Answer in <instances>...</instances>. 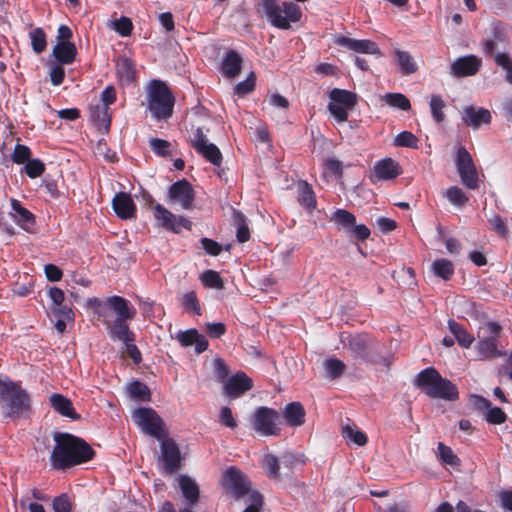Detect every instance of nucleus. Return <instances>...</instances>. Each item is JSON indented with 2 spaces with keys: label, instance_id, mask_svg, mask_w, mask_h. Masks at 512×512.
Returning <instances> with one entry per match:
<instances>
[{
  "label": "nucleus",
  "instance_id": "1",
  "mask_svg": "<svg viewBox=\"0 0 512 512\" xmlns=\"http://www.w3.org/2000/svg\"><path fill=\"white\" fill-rule=\"evenodd\" d=\"M55 445L50 455L53 469L66 470L91 461L95 457L94 449L82 438L67 432L53 434Z\"/></svg>",
  "mask_w": 512,
  "mask_h": 512
},
{
  "label": "nucleus",
  "instance_id": "2",
  "mask_svg": "<svg viewBox=\"0 0 512 512\" xmlns=\"http://www.w3.org/2000/svg\"><path fill=\"white\" fill-rule=\"evenodd\" d=\"M415 386L433 399L455 401L459 397L456 385L443 378L434 367H428L420 371L416 376Z\"/></svg>",
  "mask_w": 512,
  "mask_h": 512
},
{
  "label": "nucleus",
  "instance_id": "3",
  "mask_svg": "<svg viewBox=\"0 0 512 512\" xmlns=\"http://www.w3.org/2000/svg\"><path fill=\"white\" fill-rule=\"evenodd\" d=\"M0 405L6 409V417L19 418L31 410V399L20 383L0 379Z\"/></svg>",
  "mask_w": 512,
  "mask_h": 512
},
{
  "label": "nucleus",
  "instance_id": "4",
  "mask_svg": "<svg viewBox=\"0 0 512 512\" xmlns=\"http://www.w3.org/2000/svg\"><path fill=\"white\" fill-rule=\"evenodd\" d=\"M147 100V108L155 120L166 121L172 116L175 97L163 81H151L148 88Z\"/></svg>",
  "mask_w": 512,
  "mask_h": 512
},
{
  "label": "nucleus",
  "instance_id": "5",
  "mask_svg": "<svg viewBox=\"0 0 512 512\" xmlns=\"http://www.w3.org/2000/svg\"><path fill=\"white\" fill-rule=\"evenodd\" d=\"M258 12H262L270 23L278 29H289L291 22H298L302 13L299 7L292 2H283L281 5L276 0H260Z\"/></svg>",
  "mask_w": 512,
  "mask_h": 512
},
{
  "label": "nucleus",
  "instance_id": "6",
  "mask_svg": "<svg viewBox=\"0 0 512 512\" xmlns=\"http://www.w3.org/2000/svg\"><path fill=\"white\" fill-rule=\"evenodd\" d=\"M502 327L497 322H487L478 331L476 350L482 359H494L503 355L498 348V337Z\"/></svg>",
  "mask_w": 512,
  "mask_h": 512
},
{
  "label": "nucleus",
  "instance_id": "7",
  "mask_svg": "<svg viewBox=\"0 0 512 512\" xmlns=\"http://www.w3.org/2000/svg\"><path fill=\"white\" fill-rule=\"evenodd\" d=\"M505 40V34L498 28L493 29V35L482 43V52L486 58H493L496 66L506 71L505 79L512 84V57L507 52H495L499 44Z\"/></svg>",
  "mask_w": 512,
  "mask_h": 512
},
{
  "label": "nucleus",
  "instance_id": "8",
  "mask_svg": "<svg viewBox=\"0 0 512 512\" xmlns=\"http://www.w3.org/2000/svg\"><path fill=\"white\" fill-rule=\"evenodd\" d=\"M281 415L270 407H257L252 416L253 429L262 436H279Z\"/></svg>",
  "mask_w": 512,
  "mask_h": 512
},
{
  "label": "nucleus",
  "instance_id": "9",
  "mask_svg": "<svg viewBox=\"0 0 512 512\" xmlns=\"http://www.w3.org/2000/svg\"><path fill=\"white\" fill-rule=\"evenodd\" d=\"M455 166L462 184L471 190L479 188V177L476 165L469 151L460 146L455 156Z\"/></svg>",
  "mask_w": 512,
  "mask_h": 512
},
{
  "label": "nucleus",
  "instance_id": "10",
  "mask_svg": "<svg viewBox=\"0 0 512 512\" xmlns=\"http://www.w3.org/2000/svg\"><path fill=\"white\" fill-rule=\"evenodd\" d=\"M133 418L137 425L148 435L158 440L166 437L165 424L163 419L150 407H142L135 410Z\"/></svg>",
  "mask_w": 512,
  "mask_h": 512
},
{
  "label": "nucleus",
  "instance_id": "11",
  "mask_svg": "<svg viewBox=\"0 0 512 512\" xmlns=\"http://www.w3.org/2000/svg\"><path fill=\"white\" fill-rule=\"evenodd\" d=\"M223 486L236 499L249 494L251 483L247 476L236 467H229L223 475Z\"/></svg>",
  "mask_w": 512,
  "mask_h": 512
},
{
  "label": "nucleus",
  "instance_id": "12",
  "mask_svg": "<svg viewBox=\"0 0 512 512\" xmlns=\"http://www.w3.org/2000/svg\"><path fill=\"white\" fill-rule=\"evenodd\" d=\"M170 200L178 202L185 210L193 208L195 191L187 179H181L174 182L168 190Z\"/></svg>",
  "mask_w": 512,
  "mask_h": 512
},
{
  "label": "nucleus",
  "instance_id": "13",
  "mask_svg": "<svg viewBox=\"0 0 512 512\" xmlns=\"http://www.w3.org/2000/svg\"><path fill=\"white\" fill-rule=\"evenodd\" d=\"M161 440V455L164 470L167 474H173L181 466L180 449L172 438L164 437Z\"/></svg>",
  "mask_w": 512,
  "mask_h": 512
},
{
  "label": "nucleus",
  "instance_id": "14",
  "mask_svg": "<svg viewBox=\"0 0 512 512\" xmlns=\"http://www.w3.org/2000/svg\"><path fill=\"white\" fill-rule=\"evenodd\" d=\"M253 388V380L243 371H238L224 381L223 390L227 397L236 399Z\"/></svg>",
  "mask_w": 512,
  "mask_h": 512
},
{
  "label": "nucleus",
  "instance_id": "15",
  "mask_svg": "<svg viewBox=\"0 0 512 512\" xmlns=\"http://www.w3.org/2000/svg\"><path fill=\"white\" fill-rule=\"evenodd\" d=\"M345 345L355 358L362 361H370L372 358L371 353L375 349L374 340L363 334L349 336L348 342Z\"/></svg>",
  "mask_w": 512,
  "mask_h": 512
},
{
  "label": "nucleus",
  "instance_id": "16",
  "mask_svg": "<svg viewBox=\"0 0 512 512\" xmlns=\"http://www.w3.org/2000/svg\"><path fill=\"white\" fill-rule=\"evenodd\" d=\"M482 66V60L476 55L470 54L457 58L450 67V73L454 77L462 78L476 75Z\"/></svg>",
  "mask_w": 512,
  "mask_h": 512
},
{
  "label": "nucleus",
  "instance_id": "17",
  "mask_svg": "<svg viewBox=\"0 0 512 512\" xmlns=\"http://www.w3.org/2000/svg\"><path fill=\"white\" fill-rule=\"evenodd\" d=\"M334 43L338 46L358 53L380 54L378 45L368 39L357 40L343 35H338L335 37Z\"/></svg>",
  "mask_w": 512,
  "mask_h": 512
},
{
  "label": "nucleus",
  "instance_id": "18",
  "mask_svg": "<svg viewBox=\"0 0 512 512\" xmlns=\"http://www.w3.org/2000/svg\"><path fill=\"white\" fill-rule=\"evenodd\" d=\"M112 208L115 214L123 219L135 218L137 208L131 195L126 192H118L112 199Z\"/></svg>",
  "mask_w": 512,
  "mask_h": 512
},
{
  "label": "nucleus",
  "instance_id": "19",
  "mask_svg": "<svg viewBox=\"0 0 512 512\" xmlns=\"http://www.w3.org/2000/svg\"><path fill=\"white\" fill-rule=\"evenodd\" d=\"M176 340L182 347L195 346V352L201 354L208 349L209 343L206 337L198 332L197 329L191 328L185 331H178Z\"/></svg>",
  "mask_w": 512,
  "mask_h": 512
},
{
  "label": "nucleus",
  "instance_id": "20",
  "mask_svg": "<svg viewBox=\"0 0 512 512\" xmlns=\"http://www.w3.org/2000/svg\"><path fill=\"white\" fill-rule=\"evenodd\" d=\"M130 319H115L113 322L105 320L108 336L112 341H135V333L130 329Z\"/></svg>",
  "mask_w": 512,
  "mask_h": 512
},
{
  "label": "nucleus",
  "instance_id": "21",
  "mask_svg": "<svg viewBox=\"0 0 512 512\" xmlns=\"http://www.w3.org/2000/svg\"><path fill=\"white\" fill-rule=\"evenodd\" d=\"M462 120L465 125L477 130L483 124L489 125L491 123L492 116L488 109L483 107L476 108L471 105L464 108Z\"/></svg>",
  "mask_w": 512,
  "mask_h": 512
},
{
  "label": "nucleus",
  "instance_id": "22",
  "mask_svg": "<svg viewBox=\"0 0 512 512\" xmlns=\"http://www.w3.org/2000/svg\"><path fill=\"white\" fill-rule=\"evenodd\" d=\"M11 217L14 222L22 229L29 232L35 225V216L28 209H26L19 200L11 199Z\"/></svg>",
  "mask_w": 512,
  "mask_h": 512
},
{
  "label": "nucleus",
  "instance_id": "23",
  "mask_svg": "<svg viewBox=\"0 0 512 512\" xmlns=\"http://www.w3.org/2000/svg\"><path fill=\"white\" fill-rule=\"evenodd\" d=\"M374 175L379 180L395 179L402 173L397 161L392 158H384L375 162Z\"/></svg>",
  "mask_w": 512,
  "mask_h": 512
},
{
  "label": "nucleus",
  "instance_id": "24",
  "mask_svg": "<svg viewBox=\"0 0 512 512\" xmlns=\"http://www.w3.org/2000/svg\"><path fill=\"white\" fill-rule=\"evenodd\" d=\"M109 310L116 314L115 319H133L135 315V309L129 306V301L117 295L107 298V316Z\"/></svg>",
  "mask_w": 512,
  "mask_h": 512
},
{
  "label": "nucleus",
  "instance_id": "25",
  "mask_svg": "<svg viewBox=\"0 0 512 512\" xmlns=\"http://www.w3.org/2000/svg\"><path fill=\"white\" fill-rule=\"evenodd\" d=\"M243 59L235 50H228L221 63V73L229 79L239 75L242 68Z\"/></svg>",
  "mask_w": 512,
  "mask_h": 512
},
{
  "label": "nucleus",
  "instance_id": "26",
  "mask_svg": "<svg viewBox=\"0 0 512 512\" xmlns=\"http://www.w3.org/2000/svg\"><path fill=\"white\" fill-rule=\"evenodd\" d=\"M51 407L60 415L72 420H79L81 416L75 411L72 401L59 393L50 396Z\"/></svg>",
  "mask_w": 512,
  "mask_h": 512
},
{
  "label": "nucleus",
  "instance_id": "27",
  "mask_svg": "<svg viewBox=\"0 0 512 512\" xmlns=\"http://www.w3.org/2000/svg\"><path fill=\"white\" fill-rule=\"evenodd\" d=\"M116 75L122 85H129L136 80L135 62L128 57H120L116 61Z\"/></svg>",
  "mask_w": 512,
  "mask_h": 512
},
{
  "label": "nucleus",
  "instance_id": "28",
  "mask_svg": "<svg viewBox=\"0 0 512 512\" xmlns=\"http://www.w3.org/2000/svg\"><path fill=\"white\" fill-rule=\"evenodd\" d=\"M178 483L187 505L194 507L198 503L200 497L198 484L194 479L187 475L179 476Z\"/></svg>",
  "mask_w": 512,
  "mask_h": 512
},
{
  "label": "nucleus",
  "instance_id": "29",
  "mask_svg": "<svg viewBox=\"0 0 512 512\" xmlns=\"http://www.w3.org/2000/svg\"><path fill=\"white\" fill-rule=\"evenodd\" d=\"M52 54L61 65H69L76 58L77 48L71 41H58L53 47Z\"/></svg>",
  "mask_w": 512,
  "mask_h": 512
},
{
  "label": "nucleus",
  "instance_id": "30",
  "mask_svg": "<svg viewBox=\"0 0 512 512\" xmlns=\"http://www.w3.org/2000/svg\"><path fill=\"white\" fill-rule=\"evenodd\" d=\"M305 409L300 402H290L285 406L283 417L287 424L292 427H299L305 423Z\"/></svg>",
  "mask_w": 512,
  "mask_h": 512
},
{
  "label": "nucleus",
  "instance_id": "31",
  "mask_svg": "<svg viewBox=\"0 0 512 512\" xmlns=\"http://www.w3.org/2000/svg\"><path fill=\"white\" fill-rule=\"evenodd\" d=\"M450 332L454 335L458 344L463 348H469L474 341V337L458 322L453 319L448 321Z\"/></svg>",
  "mask_w": 512,
  "mask_h": 512
},
{
  "label": "nucleus",
  "instance_id": "32",
  "mask_svg": "<svg viewBox=\"0 0 512 512\" xmlns=\"http://www.w3.org/2000/svg\"><path fill=\"white\" fill-rule=\"evenodd\" d=\"M154 217L160 225L170 231H177L178 227L175 226L176 215L170 212L161 204H156L154 207Z\"/></svg>",
  "mask_w": 512,
  "mask_h": 512
},
{
  "label": "nucleus",
  "instance_id": "33",
  "mask_svg": "<svg viewBox=\"0 0 512 512\" xmlns=\"http://www.w3.org/2000/svg\"><path fill=\"white\" fill-rule=\"evenodd\" d=\"M329 97L332 102L353 108L357 103V95L349 90L334 88L330 91Z\"/></svg>",
  "mask_w": 512,
  "mask_h": 512
},
{
  "label": "nucleus",
  "instance_id": "34",
  "mask_svg": "<svg viewBox=\"0 0 512 512\" xmlns=\"http://www.w3.org/2000/svg\"><path fill=\"white\" fill-rule=\"evenodd\" d=\"M395 55L397 57V64L403 75H410L418 70V65L409 52L397 49L395 50Z\"/></svg>",
  "mask_w": 512,
  "mask_h": 512
},
{
  "label": "nucleus",
  "instance_id": "35",
  "mask_svg": "<svg viewBox=\"0 0 512 512\" xmlns=\"http://www.w3.org/2000/svg\"><path fill=\"white\" fill-rule=\"evenodd\" d=\"M330 220L346 231H349L356 223L355 215L345 209H336Z\"/></svg>",
  "mask_w": 512,
  "mask_h": 512
},
{
  "label": "nucleus",
  "instance_id": "36",
  "mask_svg": "<svg viewBox=\"0 0 512 512\" xmlns=\"http://www.w3.org/2000/svg\"><path fill=\"white\" fill-rule=\"evenodd\" d=\"M299 188H300V194H299L300 204L304 208H306L310 211L314 210L317 206V201H316V196H315L312 186L304 181L300 184Z\"/></svg>",
  "mask_w": 512,
  "mask_h": 512
},
{
  "label": "nucleus",
  "instance_id": "37",
  "mask_svg": "<svg viewBox=\"0 0 512 512\" xmlns=\"http://www.w3.org/2000/svg\"><path fill=\"white\" fill-rule=\"evenodd\" d=\"M200 154L206 161L210 162L214 166H221L223 156L220 149L213 143H208L207 145L200 148V150L196 151Z\"/></svg>",
  "mask_w": 512,
  "mask_h": 512
},
{
  "label": "nucleus",
  "instance_id": "38",
  "mask_svg": "<svg viewBox=\"0 0 512 512\" xmlns=\"http://www.w3.org/2000/svg\"><path fill=\"white\" fill-rule=\"evenodd\" d=\"M432 271L443 280H449L454 274V265L450 260L437 259L432 263Z\"/></svg>",
  "mask_w": 512,
  "mask_h": 512
},
{
  "label": "nucleus",
  "instance_id": "39",
  "mask_svg": "<svg viewBox=\"0 0 512 512\" xmlns=\"http://www.w3.org/2000/svg\"><path fill=\"white\" fill-rule=\"evenodd\" d=\"M91 117L100 127L108 129L111 125V114L109 112V107L96 105L91 109Z\"/></svg>",
  "mask_w": 512,
  "mask_h": 512
},
{
  "label": "nucleus",
  "instance_id": "40",
  "mask_svg": "<svg viewBox=\"0 0 512 512\" xmlns=\"http://www.w3.org/2000/svg\"><path fill=\"white\" fill-rule=\"evenodd\" d=\"M32 49L36 54H41L46 50L47 38L46 33L40 27L33 29L30 33Z\"/></svg>",
  "mask_w": 512,
  "mask_h": 512
},
{
  "label": "nucleus",
  "instance_id": "41",
  "mask_svg": "<svg viewBox=\"0 0 512 512\" xmlns=\"http://www.w3.org/2000/svg\"><path fill=\"white\" fill-rule=\"evenodd\" d=\"M384 101L387 105L402 111H408L411 108L409 99L402 93H387Z\"/></svg>",
  "mask_w": 512,
  "mask_h": 512
},
{
  "label": "nucleus",
  "instance_id": "42",
  "mask_svg": "<svg viewBox=\"0 0 512 512\" xmlns=\"http://www.w3.org/2000/svg\"><path fill=\"white\" fill-rule=\"evenodd\" d=\"M445 197L450 203L457 207H463L469 201L464 191L458 186H451L445 192Z\"/></svg>",
  "mask_w": 512,
  "mask_h": 512
},
{
  "label": "nucleus",
  "instance_id": "43",
  "mask_svg": "<svg viewBox=\"0 0 512 512\" xmlns=\"http://www.w3.org/2000/svg\"><path fill=\"white\" fill-rule=\"evenodd\" d=\"M445 107V102L442 99L441 95L433 94L430 98V109L431 114L436 123H441L445 119V115L443 109Z\"/></svg>",
  "mask_w": 512,
  "mask_h": 512
},
{
  "label": "nucleus",
  "instance_id": "44",
  "mask_svg": "<svg viewBox=\"0 0 512 512\" xmlns=\"http://www.w3.org/2000/svg\"><path fill=\"white\" fill-rule=\"evenodd\" d=\"M200 280L205 287L222 289L224 287V281L220 274L215 270H206L200 276Z\"/></svg>",
  "mask_w": 512,
  "mask_h": 512
},
{
  "label": "nucleus",
  "instance_id": "45",
  "mask_svg": "<svg viewBox=\"0 0 512 512\" xmlns=\"http://www.w3.org/2000/svg\"><path fill=\"white\" fill-rule=\"evenodd\" d=\"M419 139L410 131L400 132L393 141L396 147L418 148Z\"/></svg>",
  "mask_w": 512,
  "mask_h": 512
},
{
  "label": "nucleus",
  "instance_id": "46",
  "mask_svg": "<svg viewBox=\"0 0 512 512\" xmlns=\"http://www.w3.org/2000/svg\"><path fill=\"white\" fill-rule=\"evenodd\" d=\"M324 367L326 369L328 376L331 379H336V378L341 377L346 370V365L344 364V362L337 358L327 359L324 362Z\"/></svg>",
  "mask_w": 512,
  "mask_h": 512
},
{
  "label": "nucleus",
  "instance_id": "47",
  "mask_svg": "<svg viewBox=\"0 0 512 512\" xmlns=\"http://www.w3.org/2000/svg\"><path fill=\"white\" fill-rule=\"evenodd\" d=\"M263 468L267 472L268 477L277 480L280 479V463L276 456L272 454L265 455L263 460Z\"/></svg>",
  "mask_w": 512,
  "mask_h": 512
},
{
  "label": "nucleus",
  "instance_id": "48",
  "mask_svg": "<svg viewBox=\"0 0 512 512\" xmlns=\"http://www.w3.org/2000/svg\"><path fill=\"white\" fill-rule=\"evenodd\" d=\"M182 305L187 312L201 315V306L195 291H189L183 295Z\"/></svg>",
  "mask_w": 512,
  "mask_h": 512
},
{
  "label": "nucleus",
  "instance_id": "49",
  "mask_svg": "<svg viewBox=\"0 0 512 512\" xmlns=\"http://www.w3.org/2000/svg\"><path fill=\"white\" fill-rule=\"evenodd\" d=\"M129 392L132 397L147 401L150 399L151 392L148 386L140 381H133L130 384Z\"/></svg>",
  "mask_w": 512,
  "mask_h": 512
},
{
  "label": "nucleus",
  "instance_id": "50",
  "mask_svg": "<svg viewBox=\"0 0 512 512\" xmlns=\"http://www.w3.org/2000/svg\"><path fill=\"white\" fill-rule=\"evenodd\" d=\"M24 171L28 177L34 179L44 173L45 164L40 159H29L24 166Z\"/></svg>",
  "mask_w": 512,
  "mask_h": 512
},
{
  "label": "nucleus",
  "instance_id": "51",
  "mask_svg": "<svg viewBox=\"0 0 512 512\" xmlns=\"http://www.w3.org/2000/svg\"><path fill=\"white\" fill-rule=\"evenodd\" d=\"M149 146L153 150V152L158 156L167 157L171 155V144L167 140L160 138H151L149 141Z\"/></svg>",
  "mask_w": 512,
  "mask_h": 512
},
{
  "label": "nucleus",
  "instance_id": "52",
  "mask_svg": "<svg viewBox=\"0 0 512 512\" xmlns=\"http://www.w3.org/2000/svg\"><path fill=\"white\" fill-rule=\"evenodd\" d=\"M256 76L253 72H251L248 77L239 83H237L234 87V93L238 96H245L251 93L255 88Z\"/></svg>",
  "mask_w": 512,
  "mask_h": 512
},
{
  "label": "nucleus",
  "instance_id": "53",
  "mask_svg": "<svg viewBox=\"0 0 512 512\" xmlns=\"http://www.w3.org/2000/svg\"><path fill=\"white\" fill-rule=\"evenodd\" d=\"M485 420L490 424L500 425L507 420V415L501 408L490 406L485 414Z\"/></svg>",
  "mask_w": 512,
  "mask_h": 512
},
{
  "label": "nucleus",
  "instance_id": "54",
  "mask_svg": "<svg viewBox=\"0 0 512 512\" xmlns=\"http://www.w3.org/2000/svg\"><path fill=\"white\" fill-rule=\"evenodd\" d=\"M114 30L122 37L130 36L133 30V23L130 18L121 16L114 21Z\"/></svg>",
  "mask_w": 512,
  "mask_h": 512
},
{
  "label": "nucleus",
  "instance_id": "55",
  "mask_svg": "<svg viewBox=\"0 0 512 512\" xmlns=\"http://www.w3.org/2000/svg\"><path fill=\"white\" fill-rule=\"evenodd\" d=\"M343 436L350 439L358 446H364L368 441L367 435L364 432L355 430L350 426H346L343 429Z\"/></svg>",
  "mask_w": 512,
  "mask_h": 512
},
{
  "label": "nucleus",
  "instance_id": "56",
  "mask_svg": "<svg viewBox=\"0 0 512 512\" xmlns=\"http://www.w3.org/2000/svg\"><path fill=\"white\" fill-rule=\"evenodd\" d=\"M329 112L331 115L335 118V120L339 123L345 122L348 119L349 113L348 110L349 107H346L344 105H340L334 102H330L327 106Z\"/></svg>",
  "mask_w": 512,
  "mask_h": 512
},
{
  "label": "nucleus",
  "instance_id": "57",
  "mask_svg": "<svg viewBox=\"0 0 512 512\" xmlns=\"http://www.w3.org/2000/svg\"><path fill=\"white\" fill-rule=\"evenodd\" d=\"M31 150L28 146L16 144L12 153V161L16 164H23L30 159Z\"/></svg>",
  "mask_w": 512,
  "mask_h": 512
},
{
  "label": "nucleus",
  "instance_id": "58",
  "mask_svg": "<svg viewBox=\"0 0 512 512\" xmlns=\"http://www.w3.org/2000/svg\"><path fill=\"white\" fill-rule=\"evenodd\" d=\"M438 451H439L440 458L444 463L449 464V465H457L458 464L459 458L457 457V455L454 454V452L452 451V449L449 446L445 445L442 442H439L438 443Z\"/></svg>",
  "mask_w": 512,
  "mask_h": 512
},
{
  "label": "nucleus",
  "instance_id": "59",
  "mask_svg": "<svg viewBox=\"0 0 512 512\" xmlns=\"http://www.w3.org/2000/svg\"><path fill=\"white\" fill-rule=\"evenodd\" d=\"M219 422L221 425L230 429H235L238 426V423L233 416L232 410L228 406L221 407L219 412Z\"/></svg>",
  "mask_w": 512,
  "mask_h": 512
},
{
  "label": "nucleus",
  "instance_id": "60",
  "mask_svg": "<svg viewBox=\"0 0 512 512\" xmlns=\"http://www.w3.org/2000/svg\"><path fill=\"white\" fill-rule=\"evenodd\" d=\"M49 76L52 85H61L65 79V70L63 68V65H61L60 63L53 64L50 68Z\"/></svg>",
  "mask_w": 512,
  "mask_h": 512
},
{
  "label": "nucleus",
  "instance_id": "61",
  "mask_svg": "<svg viewBox=\"0 0 512 512\" xmlns=\"http://www.w3.org/2000/svg\"><path fill=\"white\" fill-rule=\"evenodd\" d=\"M55 512H71L72 505L67 494H61L54 498L52 503Z\"/></svg>",
  "mask_w": 512,
  "mask_h": 512
},
{
  "label": "nucleus",
  "instance_id": "62",
  "mask_svg": "<svg viewBox=\"0 0 512 512\" xmlns=\"http://www.w3.org/2000/svg\"><path fill=\"white\" fill-rule=\"evenodd\" d=\"M214 371L217 378L224 384V381L228 379V375L230 373V369L226 364L225 360L222 358H216L214 360Z\"/></svg>",
  "mask_w": 512,
  "mask_h": 512
},
{
  "label": "nucleus",
  "instance_id": "63",
  "mask_svg": "<svg viewBox=\"0 0 512 512\" xmlns=\"http://www.w3.org/2000/svg\"><path fill=\"white\" fill-rule=\"evenodd\" d=\"M201 245L206 253L211 256H218L222 252V246L213 239L204 237L201 239Z\"/></svg>",
  "mask_w": 512,
  "mask_h": 512
},
{
  "label": "nucleus",
  "instance_id": "64",
  "mask_svg": "<svg viewBox=\"0 0 512 512\" xmlns=\"http://www.w3.org/2000/svg\"><path fill=\"white\" fill-rule=\"evenodd\" d=\"M250 502L243 512H260L263 506V496L259 492L253 491L250 493Z\"/></svg>",
  "mask_w": 512,
  "mask_h": 512
}]
</instances>
